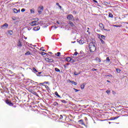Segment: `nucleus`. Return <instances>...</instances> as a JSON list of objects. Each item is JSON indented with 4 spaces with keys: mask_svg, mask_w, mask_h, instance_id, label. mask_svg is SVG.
<instances>
[{
    "mask_svg": "<svg viewBox=\"0 0 128 128\" xmlns=\"http://www.w3.org/2000/svg\"><path fill=\"white\" fill-rule=\"evenodd\" d=\"M54 94H56V96H58V98H60V95H58V92H54Z\"/></svg>",
    "mask_w": 128,
    "mask_h": 128,
    "instance_id": "20",
    "label": "nucleus"
},
{
    "mask_svg": "<svg viewBox=\"0 0 128 128\" xmlns=\"http://www.w3.org/2000/svg\"><path fill=\"white\" fill-rule=\"evenodd\" d=\"M42 74V72H38V74Z\"/></svg>",
    "mask_w": 128,
    "mask_h": 128,
    "instance_id": "52",
    "label": "nucleus"
},
{
    "mask_svg": "<svg viewBox=\"0 0 128 128\" xmlns=\"http://www.w3.org/2000/svg\"><path fill=\"white\" fill-rule=\"evenodd\" d=\"M50 54H52V52H50Z\"/></svg>",
    "mask_w": 128,
    "mask_h": 128,
    "instance_id": "60",
    "label": "nucleus"
},
{
    "mask_svg": "<svg viewBox=\"0 0 128 128\" xmlns=\"http://www.w3.org/2000/svg\"><path fill=\"white\" fill-rule=\"evenodd\" d=\"M116 70L117 72H120L122 71L120 70V68H116Z\"/></svg>",
    "mask_w": 128,
    "mask_h": 128,
    "instance_id": "26",
    "label": "nucleus"
},
{
    "mask_svg": "<svg viewBox=\"0 0 128 128\" xmlns=\"http://www.w3.org/2000/svg\"><path fill=\"white\" fill-rule=\"evenodd\" d=\"M101 38H102V40H104V38H106V36H104V35H102Z\"/></svg>",
    "mask_w": 128,
    "mask_h": 128,
    "instance_id": "27",
    "label": "nucleus"
},
{
    "mask_svg": "<svg viewBox=\"0 0 128 128\" xmlns=\"http://www.w3.org/2000/svg\"><path fill=\"white\" fill-rule=\"evenodd\" d=\"M117 118H118V117L112 118V120H117Z\"/></svg>",
    "mask_w": 128,
    "mask_h": 128,
    "instance_id": "33",
    "label": "nucleus"
},
{
    "mask_svg": "<svg viewBox=\"0 0 128 128\" xmlns=\"http://www.w3.org/2000/svg\"><path fill=\"white\" fill-rule=\"evenodd\" d=\"M18 46H22V43L20 42V41H19L18 44Z\"/></svg>",
    "mask_w": 128,
    "mask_h": 128,
    "instance_id": "21",
    "label": "nucleus"
},
{
    "mask_svg": "<svg viewBox=\"0 0 128 128\" xmlns=\"http://www.w3.org/2000/svg\"><path fill=\"white\" fill-rule=\"evenodd\" d=\"M44 11V7L42 6L38 8V12L39 14H42V12Z\"/></svg>",
    "mask_w": 128,
    "mask_h": 128,
    "instance_id": "2",
    "label": "nucleus"
},
{
    "mask_svg": "<svg viewBox=\"0 0 128 128\" xmlns=\"http://www.w3.org/2000/svg\"><path fill=\"white\" fill-rule=\"evenodd\" d=\"M87 32H88V34H90V31L87 30Z\"/></svg>",
    "mask_w": 128,
    "mask_h": 128,
    "instance_id": "50",
    "label": "nucleus"
},
{
    "mask_svg": "<svg viewBox=\"0 0 128 128\" xmlns=\"http://www.w3.org/2000/svg\"><path fill=\"white\" fill-rule=\"evenodd\" d=\"M33 70L34 72H38V71L36 70V68H33Z\"/></svg>",
    "mask_w": 128,
    "mask_h": 128,
    "instance_id": "29",
    "label": "nucleus"
},
{
    "mask_svg": "<svg viewBox=\"0 0 128 128\" xmlns=\"http://www.w3.org/2000/svg\"><path fill=\"white\" fill-rule=\"evenodd\" d=\"M42 50V48H40V50Z\"/></svg>",
    "mask_w": 128,
    "mask_h": 128,
    "instance_id": "54",
    "label": "nucleus"
},
{
    "mask_svg": "<svg viewBox=\"0 0 128 128\" xmlns=\"http://www.w3.org/2000/svg\"><path fill=\"white\" fill-rule=\"evenodd\" d=\"M68 20H74V16H72V14H68L67 16Z\"/></svg>",
    "mask_w": 128,
    "mask_h": 128,
    "instance_id": "6",
    "label": "nucleus"
},
{
    "mask_svg": "<svg viewBox=\"0 0 128 128\" xmlns=\"http://www.w3.org/2000/svg\"><path fill=\"white\" fill-rule=\"evenodd\" d=\"M62 102H63L64 104H66V102L64 100H61Z\"/></svg>",
    "mask_w": 128,
    "mask_h": 128,
    "instance_id": "38",
    "label": "nucleus"
},
{
    "mask_svg": "<svg viewBox=\"0 0 128 128\" xmlns=\"http://www.w3.org/2000/svg\"><path fill=\"white\" fill-rule=\"evenodd\" d=\"M78 42H79L80 44H84V41H83L82 40H80Z\"/></svg>",
    "mask_w": 128,
    "mask_h": 128,
    "instance_id": "11",
    "label": "nucleus"
},
{
    "mask_svg": "<svg viewBox=\"0 0 128 128\" xmlns=\"http://www.w3.org/2000/svg\"><path fill=\"white\" fill-rule=\"evenodd\" d=\"M73 42V43H74V42Z\"/></svg>",
    "mask_w": 128,
    "mask_h": 128,
    "instance_id": "58",
    "label": "nucleus"
},
{
    "mask_svg": "<svg viewBox=\"0 0 128 128\" xmlns=\"http://www.w3.org/2000/svg\"><path fill=\"white\" fill-rule=\"evenodd\" d=\"M106 60H108V62H110V58L109 57H107Z\"/></svg>",
    "mask_w": 128,
    "mask_h": 128,
    "instance_id": "39",
    "label": "nucleus"
},
{
    "mask_svg": "<svg viewBox=\"0 0 128 128\" xmlns=\"http://www.w3.org/2000/svg\"><path fill=\"white\" fill-rule=\"evenodd\" d=\"M99 26H100L102 28V30H104V24H102V23L99 24Z\"/></svg>",
    "mask_w": 128,
    "mask_h": 128,
    "instance_id": "12",
    "label": "nucleus"
},
{
    "mask_svg": "<svg viewBox=\"0 0 128 128\" xmlns=\"http://www.w3.org/2000/svg\"><path fill=\"white\" fill-rule=\"evenodd\" d=\"M103 30H106V32H110V30H108V29H104V28Z\"/></svg>",
    "mask_w": 128,
    "mask_h": 128,
    "instance_id": "41",
    "label": "nucleus"
},
{
    "mask_svg": "<svg viewBox=\"0 0 128 128\" xmlns=\"http://www.w3.org/2000/svg\"><path fill=\"white\" fill-rule=\"evenodd\" d=\"M60 56V52H57V56Z\"/></svg>",
    "mask_w": 128,
    "mask_h": 128,
    "instance_id": "35",
    "label": "nucleus"
},
{
    "mask_svg": "<svg viewBox=\"0 0 128 128\" xmlns=\"http://www.w3.org/2000/svg\"><path fill=\"white\" fill-rule=\"evenodd\" d=\"M21 12H26V9H24V8H22V9L21 10Z\"/></svg>",
    "mask_w": 128,
    "mask_h": 128,
    "instance_id": "36",
    "label": "nucleus"
},
{
    "mask_svg": "<svg viewBox=\"0 0 128 128\" xmlns=\"http://www.w3.org/2000/svg\"><path fill=\"white\" fill-rule=\"evenodd\" d=\"M52 28H58V27H56V26H53Z\"/></svg>",
    "mask_w": 128,
    "mask_h": 128,
    "instance_id": "46",
    "label": "nucleus"
},
{
    "mask_svg": "<svg viewBox=\"0 0 128 128\" xmlns=\"http://www.w3.org/2000/svg\"><path fill=\"white\" fill-rule=\"evenodd\" d=\"M70 82H71L72 84H74V86H76V82L74 81H71L70 80H69Z\"/></svg>",
    "mask_w": 128,
    "mask_h": 128,
    "instance_id": "14",
    "label": "nucleus"
},
{
    "mask_svg": "<svg viewBox=\"0 0 128 128\" xmlns=\"http://www.w3.org/2000/svg\"><path fill=\"white\" fill-rule=\"evenodd\" d=\"M42 50V52H46V50Z\"/></svg>",
    "mask_w": 128,
    "mask_h": 128,
    "instance_id": "55",
    "label": "nucleus"
},
{
    "mask_svg": "<svg viewBox=\"0 0 128 128\" xmlns=\"http://www.w3.org/2000/svg\"><path fill=\"white\" fill-rule=\"evenodd\" d=\"M74 76H78V74H76V72H74Z\"/></svg>",
    "mask_w": 128,
    "mask_h": 128,
    "instance_id": "43",
    "label": "nucleus"
},
{
    "mask_svg": "<svg viewBox=\"0 0 128 128\" xmlns=\"http://www.w3.org/2000/svg\"><path fill=\"white\" fill-rule=\"evenodd\" d=\"M30 12H31V14H34V8H32L30 10Z\"/></svg>",
    "mask_w": 128,
    "mask_h": 128,
    "instance_id": "19",
    "label": "nucleus"
},
{
    "mask_svg": "<svg viewBox=\"0 0 128 128\" xmlns=\"http://www.w3.org/2000/svg\"><path fill=\"white\" fill-rule=\"evenodd\" d=\"M108 16H109V18H114V15H112V14L109 12Z\"/></svg>",
    "mask_w": 128,
    "mask_h": 128,
    "instance_id": "15",
    "label": "nucleus"
},
{
    "mask_svg": "<svg viewBox=\"0 0 128 128\" xmlns=\"http://www.w3.org/2000/svg\"><path fill=\"white\" fill-rule=\"evenodd\" d=\"M76 62V60L72 58H71L70 62Z\"/></svg>",
    "mask_w": 128,
    "mask_h": 128,
    "instance_id": "17",
    "label": "nucleus"
},
{
    "mask_svg": "<svg viewBox=\"0 0 128 128\" xmlns=\"http://www.w3.org/2000/svg\"><path fill=\"white\" fill-rule=\"evenodd\" d=\"M96 60H98V62H102L100 59L98 58H96Z\"/></svg>",
    "mask_w": 128,
    "mask_h": 128,
    "instance_id": "31",
    "label": "nucleus"
},
{
    "mask_svg": "<svg viewBox=\"0 0 128 128\" xmlns=\"http://www.w3.org/2000/svg\"><path fill=\"white\" fill-rule=\"evenodd\" d=\"M109 124H110V122H109Z\"/></svg>",
    "mask_w": 128,
    "mask_h": 128,
    "instance_id": "61",
    "label": "nucleus"
},
{
    "mask_svg": "<svg viewBox=\"0 0 128 128\" xmlns=\"http://www.w3.org/2000/svg\"><path fill=\"white\" fill-rule=\"evenodd\" d=\"M32 54V53L30 52V51H28L26 52L25 56H30Z\"/></svg>",
    "mask_w": 128,
    "mask_h": 128,
    "instance_id": "13",
    "label": "nucleus"
},
{
    "mask_svg": "<svg viewBox=\"0 0 128 128\" xmlns=\"http://www.w3.org/2000/svg\"><path fill=\"white\" fill-rule=\"evenodd\" d=\"M8 28V24L6 23L1 26V28H2L3 30H6V28Z\"/></svg>",
    "mask_w": 128,
    "mask_h": 128,
    "instance_id": "3",
    "label": "nucleus"
},
{
    "mask_svg": "<svg viewBox=\"0 0 128 128\" xmlns=\"http://www.w3.org/2000/svg\"><path fill=\"white\" fill-rule=\"evenodd\" d=\"M40 26L35 27L33 28V30L36 32L38 30H40Z\"/></svg>",
    "mask_w": 128,
    "mask_h": 128,
    "instance_id": "9",
    "label": "nucleus"
},
{
    "mask_svg": "<svg viewBox=\"0 0 128 128\" xmlns=\"http://www.w3.org/2000/svg\"><path fill=\"white\" fill-rule=\"evenodd\" d=\"M72 58H76V56L74 55V54H73L72 56Z\"/></svg>",
    "mask_w": 128,
    "mask_h": 128,
    "instance_id": "28",
    "label": "nucleus"
},
{
    "mask_svg": "<svg viewBox=\"0 0 128 128\" xmlns=\"http://www.w3.org/2000/svg\"><path fill=\"white\" fill-rule=\"evenodd\" d=\"M69 24L71 26H74V23H72V22H70Z\"/></svg>",
    "mask_w": 128,
    "mask_h": 128,
    "instance_id": "23",
    "label": "nucleus"
},
{
    "mask_svg": "<svg viewBox=\"0 0 128 128\" xmlns=\"http://www.w3.org/2000/svg\"><path fill=\"white\" fill-rule=\"evenodd\" d=\"M108 76H109L110 78H112V75L110 74V75H108Z\"/></svg>",
    "mask_w": 128,
    "mask_h": 128,
    "instance_id": "47",
    "label": "nucleus"
},
{
    "mask_svg": "<svg viewBox=\"0 0 128 128\" xmlns=\"http://www.w3.org/2000/svg\"><path fill=\"white\" fill-rule=\"evenodd\" d=\"M56 6H60V8H62V6H60V4L58 3H56Z\"/></svg>",
    "mask_w": 128,
    "mask_h": 128,
    "instance_id": "44",
    "label": "nucleus"
},
{
    "mask_svg": "<svg viewBox=\"0 0 128 128\" xmlns=\"http://www.w3.org/2000/svg\"><path fill=\"white\" fill-rule=\"evenodd\" d=\"M6 34L7 36H12V34H14V31L12 30H8Z\"/></svg>",
    "mask_w": 128,
    "mask_h": 128,
    "instance_id": "4",
    "label": "nucleus"
},
{
    "mask_svg": "<svg viewBox=\"0 0 128 128\" xmlns=\"http://www.w3.org/2000/svg\"><path fill=\"white\" fill-rule=\"evenodd\" d=\"M73 54L76 56H78V52H75Z\"/></svg>",
    "mask_w": 128,
    "mask_h": 128,
    "instance_id": "37",
    "label": "nucleus"
},
{
    "mask_svg": "<svg viewBox=\"0 0 128 128\" xmlns=\"http://www.w3.org/2000/svg\"><path fill=\"white\" fill-rule=\"evenodd\" d=\"M32 30V28H28V30Z\"/></svg>",
    "mask_w": 128,
    "mask_h": 128,
    "instance_id": "51",
    "label": "nucleus"
},
{
    "mask_svg": "<svg viewBox=\"0 0 128 128\" xmlns=\"http://www.w3.org/2000/svg\"><path fill=\"white\" fill-rule=\"evenodd\" d=\"M13 12H14V14H18L20 12V9L18 10L16 8H14L13 9Z\"/></svg>",
    "mask_w": 128,
    "mask_h": 128,
    "instance_id": "8",
    "label": "nucleus"
},
{
    "mask_svg": "<svg viewBox=\"0 0 128 128\" xmlns=\"http://www.w3.org/2000/svg\"><path fill=\"white\" fill-rule=\"evenodd\" d=\"M6 104H8V106H12V103L10 102L8 100H6Z\"/></svg>",
    "mask_w": 128,
    "mask_h": 128,
    "instance_id": "10",
    "label": "nucleus"
},
{
    "mask_svg": "<svg viewBox=\"0 0 128 128\" xmlns=\"http://www.w3.org/2000/svg\"><path fill=\"white\" fill-rule=\"evenodd\" d=\"M112 94H116V92H114V91H112Z\"/></svg>",
    "mask_w": 128,
    "mask_h": 128,
    "instance_id": "40",
    "label": "nucleus"
},
{
    "mask_svg": "<svg viewBox=\"0 0 128 128\" xmlns=\"http://www.w3.org/2000/svg\"><path fill=\"white\" fill-rule=\"evenodd\" d=\"M92 70H93V72L96 71V68H93L92 69Z\"/></svg>",
    "mask_w": 128,
    "mask_h": 128,
    "instance_id": "45",
    "label": "nucleus"
},
{
    "mask_svg": "<svg viewBox=\"0 0 128 128\" xmlns=\"http://www.w3.org/2000/svg\"><path fill=\"white\" fill-rule=\"evenodd\" d=\"M113 26H115L116 28H120V26H122L114 25Z\"/></svg>",
    "mask_w": 128,
    "mask_h": 128,
    "instance_id": "32",
    "label": "nucleus"
},
{
    "mask_svg": "<svg viewBox=\"0 0 128 128\" xmlns=\"http://www.w3.org/2000/svg\"><path fill=\"white\" fill-rule=\"evenodd\" d=\"M60 116H61V118H62V115H60Z\"/></svg>",
    "mask_w": 128,
    "mask_h": 128,
    "instance_id": "56",
    "label": "nucleus"
},
{
    "mask_svg": "<svg viewBox=\"0 0 128 128\" xmlns=\"http://www.w3.org/2000/svg\"><path fill=\"white\" fill-rule=\"evenodd\" d=\"M107 82H110V80H107Z\"/></svg>",
    "mask_w": 128,
    "mask_h": 128,
    "instance_id": "53",
    "label": "nucleus"
},
{
    "mask_svg": "<svg viewBox=\"0 0 128 128\" xmlns=\"http://www.w3.org/2000/svg\"><path fill=\"white\" fill-rule=\"evenodd\" d=\"M98 38L100 39V40L102 44H104V40H102V38H100V36H98Z\"/></svg>",
    "mask_w": 128,
    "mask_h": 128,
    "instance_id": "16",
    "label": "nucleus"
},
{
    "mask_svg": "<svg viewBox=\"0 0 128 128\" xmlns=\"http://www.w3.org/2000/svg\"><path fill=\"white\" fill-rule=\"evenodd\" d=\"M87 29H88V30H90V28H88Z\"/></svg>",
    "mask_w": 128,
    "mask_h": 128,
    "instance_id": "57",
    "label": "nucleus"
},
{
    "mask_svg": "<svg viewBox=\"0 0 128 128\" xmlns=\"http://www.w3.org/2000/svg\"><path fill=\"white\" fill-rule=\"evenodd\" d=\"M35 84H38V82H35Z\"/></svg>",
    "mask_w": 128,
    "mask_h": 128,
    "instance_id": "59",
    "label": "nucleus"
},
{
    "mask_svg": "<svg viewBox=\"0 0 128 128\" xmlns=\"http://www.w3.org/2000/svg\"><path fill=\"white\" fill-rule=\"evenodd\" d=\"M94 2H96V3H98V1H96V0H94Z\"/></svg>",
    "mask_w": 128,
    "mask_h": 128,
    "instance_id": "49",
    "label": "nucleus"
},
{
    "mask_svg": "<svg viewBox=\"0 0 128 128\" xmlns=\"http://www.w3.org/2000/svg\"><path fill=\"white\" fill-rule=\"evenodd\" d=\"M79 122H80V124H84V121L82 120H80Z\"/></svg>",
    "mask_w": 128,
    "mask_h": 128,
    "instance_id": "34",
    "label": "nucleus"
},
{
    "mask_svg": "<svg viewBox=\"0 0 128 128\" xmlns=\"http://www.w3.org/2000/svg\"><path fill=\"white\" fill-rule=\"evenodd\" d=\"M74 90H75L76 92H78V90H80L76 89V88H74Z\"/></svg>",
    "mask_w": 128,
    "mask_h": 128,
    "instance_id": "42",
    "label": "nucleus"
},
{
    "mask_svg": "<svg viewBox=\"0 0 128 128\" xmlns=\"http://www.w3.org/2000/svg\"><path fill=\"white\" fill-rule=\"evenodd\" d=\"M30 24L32 26H36L37 24H38V22L36 21H33L32 22H30Z\"/></svg>",
    "mask_w": 128,
    "mask_h": 128,
    "instance_id": "5",
    "label": "nucleus"
},
{
    "mask_svg": "<svg viewBox=\"0 0 128 128\" xmlns=\"http://www.w3.org/2000/svg\"><path fill=\"white\" fill-rule=\"evenodd\" d=\"M106 94H110V90H107L106 91Z\"/></svg>",
    "mask_w": 128,
    "mask_h": 128,
    "instance_id": "30",
    "label": "nucleus"
},
{
    "mask_svg": "<svg viewBox=\"0 0 128 128\" xmlns=\"http://www.w3.org/2000/svg\"><path fill=\"white\" fill-rule=\"evenodd\" d=\"M70 57H68L66 58V62H70Z\"/></svg>",
    "mask_w": 128,
    "mask_h": 128,
    "instance_id": "18",
    "label": "nucleus"
},
{
    "mask_svg": "<svg viewBox=\"0 0 128 128\" xmlns=\"http://www.w3.org/2000/svg\"><path fill=\"white\" fill-rule=\"evenodd\" d=\"M80 88H82V90H84V84H82L81 85Z\"/></svg>",
    "mask_w": 128,
    "mask_h": 128,
    "instance_id": "25",
    "label": "nucleus"
},
{
    "mask_svg": "<svg viewBox=\"0 0 128 128\" xmlns=\"http://www.w3.org/2000/svg\"><path fill=\"white\" fill-rule=\"evenodd\" d=\"M89 50L90 52H94L96 50V43L92 42L89 44Z\"/></svg>",
    "mask_w": 128,
    "mask_h": 128,
    "instance_id": "1",
    "label": "nucleus"
},
{
    "mask_svg": "<svg viewBox=\"0 0 128 128\" xmlns=\"http://www.w3.org/2000/svg\"><path fill=\"white\" fill-rule=\"evenodd\" d=\"M55 70L56 72H60V69H58V68H56Z\"/></svg>",
    "mask_w": 128,
    "mask_h": 128,
    "instance_id": "24",
    "label": "nucleus"
},
{
    "mask_svg": "<svg viewBox=\"0 0 128 128\" xmlns=\"http://www.w3.org/2000/svg\"><path fill=\"white\" fill-rule=\"evenodd\" d=\"M56 24H60V22H58V21L56 22Z\"/></svg>",
    "mask_w": 128,
    "mask_h": 128,
    "instance_id": "48",
    "label": "nucleus"
},
{
    "mask_svg": "<svg viewBox=\"0 0 128 128\" xmlns=\"http://www.w3.org/2000/svg\"><path fill=\"white\" fill-rule=\"evenodd\" d=\"M45 60L48 62H54V60L50 59L48 58H45Z\"/></svg>",
    "mask_w": 128,
    "mask_h": 128,
    "instance_id": "7",
    "label": "nucleus"
},
{
    "mask_svg": "<svg viewBox=\"0 0 128 128\" xmlns=\"http://www.w3.org/2000/svg\"><path fill=\"white\" fill-rule=\"evenodd\" d=\"M40 54H42V56H46V53L44 52H41Z\"/></svg>",
    "mask_w": 128,
    "mask_h": 128,
    "instance_id": "22",
    "label": "nucleus"
}]
</instances>
